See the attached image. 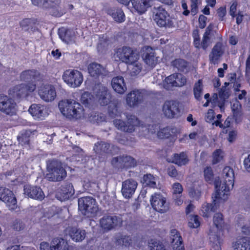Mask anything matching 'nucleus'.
Masks as SVG:
<instances>
[{"instance_id": "a211bd4d", "label": "nucleus", "mask_w": 250, "mask_h": 250, "mask_svg": "<svg viewBox=\"0 0 250 250\" xmlns=\"http://www.w3.org/2000/svg\"><path fill=\"white\" fill-rule=\"evenodd\" d=\"M162 111L164 115L169 118L176 117L179 112L177 103L173 101H167L163 104Z\"/></svg>"}, {"instance_id": "de8ad7c7", "label": "nucleus", "mask_w": 250, "mask_h": 250, "mask_svg": "<svg viewBox=\"0 0 250 250\" xmlns=\"http://www.w3.org/2000/svg\"><path fill=\"white\" fill-rule=\"evenodd\" d=\"M31 134L30 131H25L21 133L18 137L19 142L22 145L28 144L29 141V136Z\"/></svg>"}, {"instance_id": "bf43d9fd", "label": "nucleus", "mask_w": 250, "mask_h": 250, "mask_svg": "<svg viewBox=\"0 0 250 250\" xmlns=\"http://www.w3.org/2000/svg\"><path fill=\"white\" fill-rule=\"evenodd\" d=\"M108 113L109 115L111 117H114L118 116V114H119V112L118 111V109L116 105L113 104H111L109 106Z\"/></svg>"}, {"instance_id": "4d7b16f0", "label": "nucleus", "mask_w": 250, "mask_h": 250, "mask_svg": "<svg viewBox=\"0 0 250 250\" xmlns=\"http://www.w3.org/2000/svg\"><path fill=\"white\" fill-rule=\"evenodd\" d=\"M89 121L93 123H99L105 120L104 117L99 116V114L94 113L89 118Z\"/></svg>"}, {"instance_id": "e2e57ef3", "label": "nucleus", "mask_w": 250, "mask_h": 250, "mask_svg": "<svg viewBox=\"0 0 250 250\" xmlns=\"http://www.w3.org/2000/svg\"><path fill=\"white\" fill-rule=\"evenodd\" d=\"M193 37L194 39V44L196 48L200 47L201 43L200 42V38L198 34V32L195 30L193 33Z\"/></svg>"}, {"instance_id": "72a5a7b5", "label": "nucleus", "mask_w": 250, "mask_h": 250, "mask_svg": "<svg viewBox=\"0 0 250 250\" xmlns=\"http://www.w3.org/2000/svg\"><path fill=\"white\" fill-rule=\"evenodd\" d=\"M100 91L97 95V99L102 105L107 104L109 102L110 95L108 92L107 88L104 86L100 87Z\"/></svg>"}, {"instance_id": "79ce46f5", "label": "nucleus", "mask_w": 250, "mask_h": 250, "mask_svg": "<svg viewBox=\"0 0 250 250\" xmlns=\"http://www.w3.org/2000/svg\"><path fill=\"white\" fill-rule=\"evenodd\" d=\"M188 225L191 228H197L200 225L198 215H189L188 216Z\"/></svg>"}, {"instance_id": "f03ea898", "label": "nucleus", "mask_w": 250, "mask_h": 250, "mask_svg": "<svg viewBox=\"0 0 250 250\" xmlns=\"http://www.w3.org/2000/svg\"><path fill=\"white\" fill-rule=\"evenodd\" d=\"M213 222L208 232L209 239L211 244V250H221L220 245L223 242L225 227L223 215L220 213H216L213 216Z\"/></svg>"}, {"instance_id": "20e7f679", "label": "nucleus", "mask_w": 250, "mask_h": 250, "mask_svg": "<svg viewBox=\"0 0 250 250\" xmlns=\"http://www.w3.org/2000/svg\"><path fill=\"white\" fill-rule=\"evenodd\" d=\"M114 56L128 65L135 64L140 59L139 53L127 47L117 49Z\"/></svg>"}, {"instance_id": "2eb2a0df", "label": "nucleus", "mask_w": 250, "mask_h": 250, "mask_svg": "<svg viewBox=\"0 0 250 250\" xmlns=\"http://www.w3.org/2000/svg\"><path fill=\"white\" fill-rule=\"evenodd\" d=\"M28 111L34 119L38 120H43L49 114L47 107L41 104H32Z\"/></svg>"}, {"instance_id": "bb28decb", "label": "nucleus", "mask_w": 250, "mask_h": 250, "mask_svg": "<svg viewBox=\"0 0 250 250\" xmlns=\"http://www.w3.org/2000/svg\"><path fill=\"white\" fill-rule=\"evenodd\" d=\"M170 237L173 250H184L182 238L177 230L173 229L170 231Z\"/></svg>"}, {"instance_id": "8fccbe9b", "label": "nucleus", "mask_w": 250, "mask_h": 250, "mask_svg": "<svg viewBox=\"0 0 250 250\" xmlns=\"http://www.w3.org/2000/svg\"><path fill=\"white\" fill-rule=\"evenodd\" d=\"M60 36L62 40L67 43H71L75 40L74 33L70 30L65 32L64 37H62L61 34H60Z\"/></svg>"}, {"instance_id": "cd10ccee", "label": "nucleus", "mask_w": 250, "mask_h": 250, "mask_svg": "<svg viewBox=\"0 0 250 250\" xmlns=\"http://www.w3.org/2000/svg\"><path fill=\"white\" fill-rule=\"evenodd\" d=\"M111 85L114 90L119 94H123L126 90L124 79L122 77H114L111 81Z\"/></svg>"}, {"instance_id": "a19ab883", "label": "nucleus", "mask_w": 250, "mask_h": 250, "mask_svg": "<svg viewBox=\"0 0 250 250\" xmlns=\"http://www.w3.org/2000/svg\"><path fill=\"white\" fill-rule=\"evenodd\" d=\"M189 197L194 200H198L201 196L200 189L198 188L191 187L188 190Z\"/></svg>"}, {"instance_id": "864d4df0", "label": "nucleus", "mask_w": 250, "mask_h": 250, "mask_svg": "<svg viewBox=\"0 0 250 250\" xmlns=\"http://www.w3.org/2000/svg\"><path fill=\"white\" fill-rule=\"evenodd\" d=\"M56 239L57 238H55L53 239L51 246H50L49 244L47 242H42L41 243L40 245V250H58L57 244H54L53 243V241Z\"/></svg>"}, {"instance_id": "ea45409f", "label": "nucleus", "mask_w": 250, "mask_h": 250, "mask_svg": "<svg viewBox=\"0 0 250 250\" xmlns=\"http://www.w3.org/2000/svg\"><path fill=\"white\" fill-rule=\"evenodd\" d=\"M80 101L83 104L86 106L91 104L94 102L95 100L90 93L84 92L82 94Z\"/></svg>"}, {"instance_id": "603ef678", "label": "nucleus", "mask_w": 250, "mask_h": 250, "mask_svg": "<svg viewBox=\"0 0 250 250\" xmlns=\"http://www.w3.org/2000/svg\"><path fill=\"white\" fill-rule=\"evenodd\" d=\"M172 65L178 70L183 71L187 63L183 59H176L172 62Z\"/></svg>"}, {"instance_id": "680f3d73", "label": "nucleus", "mask_w": 250, "mask_h": 250, "mask_svg": "<svg viewBox=\"0 0 250 250\" xmlns=\"http://www.w3.org/2000/svg\"><path fill=\"white\" fill-rule=\"evenodd\" d=\"M215 118L214 111L212 109H209L205 115V120L208 123H213V121Z\"/></svg>"}, {"instance_id": "58836bf2", "label": "nucleus", "mask_w": 250, "mask_h": 250, "mask_svg": "<svg viewBox=\"0 0 250 250\" xmlns=\"http://www.w3.org/2000/svg\"><path fill=\"white\" fill-rule=\"evenodd\" d=\"M157 178L151 174L145 175L143 178L142 182L144 184L152 188L156 187Z\"/></svg>"}, {"instance_id": "f3484780", "label": "nucleus", "mask_w": 250, "mask_h": 250, "mask_svg": "<svg viewBox=\"0 0 250 250\" xmlns=\"http://www.w3.org/2000/svg\"><path fill=\"white\" fill-rule=\"evenodd\" d=\"M144 53L142 58L148 68L151 69L155 66L158 63V58L155 56L152 48L146 46L144 48Z\"/></svg>"}, {"instance_id": "1a4fd4ad", "label": "nucleus", "mask_w": 250, "mask_h": 250, "mask_svg": "<svg viewBox=\"0 0 250 250\" xmlns=\"http://www.w3.org/2000/svg\"><path fill=\"white\" fill-rule=\"evenodd\" d=\"M18 110L15 101L9 96L0 94V111L10 115L15 114Z\"/></svg>"}, {"instance_id": "7ed1b4c3", "label": "nucleus", "mask_w": 250, "mask_h": 250, "mask_svg": "<svg viewBox=\"0 0 250 250\" xmlns=\"http://www.w3.org/2000/svg\"><path fill=\"white\" fill-rule=\"evenodd\" d=\"M58 106L61 113L68 119L77 120L84 117V110L83 106L74 100L61 101Z\"/></svg>"}, {"instance_id": "4be33fe9", "label": "nucleus", "mask_w": 250, "mask_h": 250, "mask_svg": "<svg viewBox=\"0 0 250 250\" xmlns=\"http://www.w3.org/2000/svg\"><path fill=\"white\" fill-rule=\"evenodd\" d=\"M112 163L116 167L125 168L134 167L136 164L134 159L130 156L115 158L113 159Z\"/></svg>"}, {"instance_id": "393cba45", "label": "nucleus", "mask_w": 250, "mask_h": 250, "mask_svg": "<svg viewBox=\"0 0 250 250\" xmlns=\"http://www.w3.org/2000/svg\"><path fill=\"white\" fill-rule=\"evenodd\" d=\"M229 96L228 92L223 91L220 92L219 96L216 93H214L211 97L210 102L213 106H218L221 110L223 111L225 109L224 104L226 99H227Z\"/></svg>"}, {"instance_id": "aec40b11", "label": "nucleus", "mask_w": 250, "mask_h": 250, "mask_svg": "<svg viewBox=\"0 0 250 250\" xmlns=\"http://www.w3.org/2000/svg\"><path fill=\"white\" fill-rule=\"evenodd\" d=\"M121 224V219L117 216H104L100 221V224L102 228L107 230L120 225Z\"/></svg>"}, {"instance_id": "052dcab7", "label": "nucleus", "mask_w": 250, "mask_h": 250, "mask_svg": "<svg viewBox=\"0 0 250 250\" xmlns=\"http://www.w3.org/2000/svg\"><path fill=\"white\" fill-rule=\"evenodd\" d=\"M132 239L130 236H124L118 240L120 244H122L125 246H128L132 243Z\"/></svg>"}, {"instance_id": "c9c22d12", "label": "nucleus", "mask_w": 250, "mask_h": 250, "mask_svg": "<svg viewBox=\"0 0 250 250\" xmlns=\"http://www.w3.org/2000/svg\"><path fill=\"white\" fill-rule=\"evenodd\" d=\"M88 72L93 77H97L103 73L104 68L99 64L92 63L88 65Z\"/></svg>"}, {"instance_id": "09e8293b", "label": "nucleus", "mask_w": 250, "mask_h": 250, "mask_svg": "<svg viewBox=\"0 0 250 250\" xmlns=\"http://www.w3.org/2000/svg\"><path fill=\"white\" fill-rule=\"evenodd\" d=\"M205 180L208 183H211L213 179V173L212 168L210 167H206L204 171Z\"/></svg>"}, {"instance_id": "9b49d317", "label": "nucleus", "mask_w": 250, "mask_h": 250, "mask_svg": "<svg viewBox=\"0 0 250 250\" xmlns=\"http://www.w3.org/2000/svg\"><path fill=\"white\" fill-rule=\"evenodd\" d=\"M36 81L29 82L27 84H21L16 85L9 90V93L20 97H26L36 88Z\"/></svg>"}, {"instance_id": "a878e982", "label": "nucleus", "mask_w": 250, "mask_h": 250, "mask_svg": "<svg viewBox=\"0 0 250 250\" xmlns=\"http://www.w3.org/2000/svg\"><path fill=\"white\" fill-rule=\"evenodd\" d=\"M74 194V189L71 184H68L61 187L56 194L57 198L61 201L69 199Z\"/></svg>"}, {"instance_id": "f257e3e1", "label": "nucleus", "mask_w": 250, "mask_h": 250, "mask_svg": "<svg viewBox=\"0 0 250 250\" xmlns=\"http://www.w3.org/2000/svg\"><path fill=\"white\" fill-rule=\"evenodd\" d=\"M222 176L224 179L221 184L216 181L215 182V192L212 195L214 202L217 204L221 202H225L229 198V191L234 186V173L233 169L229 167H226L223 170Z\"/></svg>"}, {"instance_id": "6e6d98bb", "label": "nucleus", "mask_w": 250, "mask_h": 250, "mask_svg": "<svg viewBox=\"0 0 250 250\" xmlns=\"http://www.w3.org/2000/svg\"><path fill=\"white\" fill-rule=\"evenodd\" d=\"M183 191V188L181 184L179 183H175L172 186V192L173 196L181 195Z\"/></svg>"}, {"instance_id": "6e6552de", "label": "nucleus", "mask_w": 250, "mask_h": 250, "mask_svg": "<svg viewBox=\"0 0 250 250\" xmlns=\"http://www.w3.org/2000/svg\"><path fill=\"white\" fill-rule=\"evenodd\" d=\"M62 79L68 86L73 88L79 87L83 82L82 73L74 69L66 70L62 75Z\"/></svg>"}, {"instance_id": "0eeeda50", "label": "nucleus", "mask_w": 250, "mask_h": 250, "mask_svg": "<svg viewBox=\"0 0 250 250\" xmlns=\"http://www.w3.org/2000/svg\"><path fill=\"white\" fill-rule=\"evenodd\" d=\"M46 178L52 181H61L66 176V172L61 163L53 162L47 166Z\"/></svg>"}, {"instance_id": "338daca9", "label": "nucleus", "mask_w": 250, "mask_h": 250, "mask_svg": "<svg viewBox=\"0 0 250 250\" xmlns=\"http://www.w3.org/2000/svg\"><path fill=\"white\" fill-rule=\"evenodd\" d=\"M231 108L234 112L237 113L238 112L241 108V105L239 101L235 100L231 105Z\"/></svg>"}, {"instance_id": "e433bc0d", "label": "nucleus", "mask_w": 250, "mask_h": 250, "mask_svg": "<svg viewBox=\"0 0 250 250\" xmlns=\"http://www.w3.org/2000/svg\"><path fill=\"white\" fill-rule=\"evenodd\" d=\"M172 159V162L179 166L186 165L188 161L187 155L184 152L174 154Z\"/></svg>"}, {"instance_id": "3c124183", "label": "nucleus", "mask_w": 250, "mask_h": 250, "mask_svg": "<svg viewBox=\"0 0 250 250\" xmlns=\"http://www.w3.org/2000/svg\"><path fill=\"white\" fill-rule=\"evenodd\" d=\"M224 152L221 149L216 150L212 154V163L216 164L223 160Z\"/></svg>"}, {"instance_id": "39448f33", "label": "nucleus", "mask_w": 250, "mask_h": 250, "mask_svg": "<svg viewBox=\"0 0 250 250\" xmlns=\"http://www.w3.org/2000/svg\"><path fill=\"white\" fill-rule=\"evenodd\" d=\"M78 206L82 213L88 217H92L98 210L95 200L91 197H84L79 199Z\"/></svg>"}, {"instance_id": "c85d7f7f", "label": "nucleus", "mask_w": 250, "mask_h": 250, "mask_svg": "<svg viewBox=\"0 0 250 250\" xmlns=\"http://www.w3.org/2000/svg\"><path fill=\"white\" fill-rule=\"evenodd\" d=\"M224 52V46L221 43H217L212 49L209 55V60L213 63L217 62L219 59Z\"/></svg>"}, {"instance_id": "5fc2aeb1", "label": "nucleus", "mask_w": 250, "mask_h": 250, "mask_svg": "<svg viewBox=\"0 0 250 250\" xmlns=\"http://www.w3.org/2000/svg\"><path fill=\"white\" fill-rule=\"evenodd\" d=\"M109 147V145L108 144L104 142L97 143L94 147V150L96 152L98 153L100 151H105L108 149Z\"/></svg>"}, {"instance_id": "5701e85b", "label": "nucleus", "mask_w": 250, "mask_h": 250, "mask_svg": "<svg viewBox=\"0 0 250 250\" xmlns=\"http://www.w3.org/2000/svg\"><path fill=\"white\" fill-rule=\"evenodd\" d=\"M66 234L70 236L75 242H81L85 237V231L76 227H68L66 229Z\"/></svg>"}, {"instance_id": "6ab92c4d", "label": "nucleus", "mask_w": 250, "mask_h": 250, "mask_svg": "<svg viewBox=\"0 0 250 250\" xmlns=\"http://www.w3.org/2000/svg\"><path fill=\"white\" fill-rule=\"evenodd\" d=\"M137 185V182L131 179L123 182L121 190L123 196L125 198H131L134 194Z\"/></svg>"}, {"instance_id": "0e129e2a", "label": "nucleus", "mask_w": 250, "mask_h": 250, "mask_svg": "<svg viewBox=\"0 0 250 250\" xmlns=\"http://www.w3.org/2000/svg\"><path fill=\"white\" fill-rule=\"evenodd\" d=\"M60 0H45V4L47 6L46 8L56 7L59 3Z\"/></svg>"}, {"instance_id": "7c9ffc66", "label": "nucleus", "mask_w": 250, "mask_h": 250, "mask_svg": "<svg viewBox=\"0 0 250 250\" xmlns=\"http://www.w3.org/2000/svg\"><path fill=\"white\" fill-rule=\"evenodd\" d=\"M213 200V203L214 207L212 206L211 205H209L208 203H204L201 208V214L204 217H208L210 216L212 212L214 211L217 209V206H219L220 204H223L224 202H221L220 201L217 204L214 203L213 198L212 197Z\"/></svg>"}, {"instance_id": "473e14b6", "label": "nucleus", "mask_w": 250, "mask_h": 250, "mask_svg": "<svg viewBox=\"0 0 250 250\" xmlns=\"http://www.w3.org/2000/svg\"><path fill=\"white\" fill-rule=\"evenodd\" d=\"M233 250H250V240L246 237L238 239L233 243Z\"/></svg>"}, {"instance_id": "a18cd8bd", "label": "nucleus", "mask_w": 250, "mask_h": 250, "mask_svg": "<svg viewBox=\"0 0 250 250\" xmlns=\"http://www.w3.org/2000/svg\"><path fill=\"white\" fill-rule=\"evenodd\" d=\"M129 65L130 74L132 76L137 75L141 72L142 69V66L141 63L139 62H137L135 64H130Z\"/></svg>"}, {"instance_id": "dca6fc26", "label": "nucleus", "mask_w": 250, "mask_h": 250, "mask_svg": "<svg viewBox=\"0 0 250 250\" xmlns=\"http://www.w3.org/2000/svg\"><path fill=\"white\" fill-rule=\"evenodd\" d=\"M140 121L134 116H131L128 119L127 125L121 120L116 119L114 124L116 127L124 131L131 132L135 130V126L140 125Z\"/></svg>"}, {"instance_id": "423d86ee", "label": "nucleus", "mask_w": 250, "mask_h": 250, "mask_svg": "<svg viewBox=\"0 0 250 250\" xmlns=\"http://www.w3.org/2000/svg\"><path fill=\"white\" fill-rule=\"evenodd\" d=\"M153 18L160 27H171L174 21L167 11L162 7H155L153 9Z\"/></svg>"}, {"instance_id": "49530a36", "label": "nucleus", "mask_w": 250, "mask_h": 250, "mask_svg": "<svg viewBox=\"0 0 250 250\" xmlns=\"http://www.w3.org/2000/svg\"><path fill=\"white\" fill-rule=\"evenodd\" d=\"M173 129H171L169 127L164 128L161 129L157 134L158 137L160 139H164L168 138L173 133Z\"/></svg>"}, {"instance_id": "4c0bfd02", "label": "nucleus", "mask_w": 250, "mask_h": 250, "mask_svg": "<svg viewBox=\"0 0 250 250\" xmlns=\"http://www.w3.org/2000/svg\"><path fill=\"white\" fill-rule=\"evenodd\" d=\"M57 245L58 250H77L75 248L69 246L67 243L62 239H56L53 241Z\"/></svg>"}, {"instance_id": "c03bdc74", "label": "nucleus", "mask_w": 250, "mask_h": 250, "mask_svg": "<svg viewBox=\"0 0 250 250\" xmlns=\"http://www.w3.org/2000/svg\"><path fill=\"white\" fill-rule=\"evenodd\" d=\"M150 250H165L163 245L159 242L154 239H151L148 242Z\"/></svg>"}, {"instance_id": "c756f323", "label": "nucleus", "mask_w": 250, "mask_h": 250, "mask_svg": "<svg viewBox=\"0 0 250 250\" xmlns=\"http://www.w3.org/2000/svg\"><path fill=\"white\" fill-rule=\"evenodd\" d=\"M40 76L38 71L35 70H27L24 71L20 74V80L24 82L36 81Z\"/></svg>"}, {"instance_id": "f8f14e48", "label": "nucleus", "mask_w": 250, "mask_h": 250, "mask_svg": "<svg viewBox=\"0 0 250 250\" xmlns=\"http://www.w3.org/2000/svg\"><path fill=\"white\" fill-rule=\"evenodd\" d=\"M38 94L45 102L53 101L56 97V91L54 86L50 84L42 83L38 87Z\"/></svg>"}, {"instance_id": "9d476101", "label": "nucleus", "mask_w": 250, "mask_h": 250, "mask_svg": "<svg viewBox=\"0 0 250 250\" xmlns=\"http://www.w3.org/2000/svg\"><path fill=\"white\" fill-rule=\"evenodd\" d=\"M0 200L3 202L10 210L15 209L18 207L15 195L12 191L6 188L0 187Z\"/></svg>"}, {"instance_id": "b1692460", "label": "nucleus", "mask_w": 250, "mask_h": 250, "mask_svg": "<svg viewBox=\"0 0 250 250\" xmlns=\"http://www.w3.org/2000/svg\"><path fill=\"white\" fill-rule=\"evenodd\" d=\"M132 11L139 15L145 13L150 7V0H131Z\"/></svg>"}, {"instance_id": "774afa93", "label": "nucleus", "mask_w": 250, "mask_h": 250, "mask_svg": "<svg viewBox=\"0 0 250 250\" xmlns=\"http://www.w3.org/2000/svg\"><path fill=\"white\" fill-rule=\"evenodd\" d=\"M244 166L245 169L249 172H250V154L244 160Z\"/></svg>"}, {"instance_id": "f704fd0d", "label": "nucleus", "mask_w": 250, "mask_h": 250, "mask_svg": "<svg viewBox=\"0 0 250 250\" xmlns=\"http://www.w3.org/2000/svg\"><path fill=\"white\" fill-rule=\"evenodd\" d=\"M107 13L117 22H122L125 21V15L121 9L112 8L108 10Z\"/></svg>"}, {"instance_id": "2f4dec72", "label": "nucleus", "mask_w": 250, "mask_h": 250, "mask_svg": "<svg viewBox=\"0 0 250 250\" xmlns=\"http://www.w3.org/2000/svg\"><path fill=\"white\" fill-rule=\"evenodd\" d=\"M141 92L139 90L133 91L128 94L126 97L127 104L130 107L136 105L142 99Z\"/></svg>"}, {"instance_id": "4468645a", "label": "nucleus", "mask_w": 250, "mask_h": 250, "mask_svg": "<svg viewBox=\"0 0 250 250\" xmlns=\"http://www.w3.org/2000/svg\"><path fill=\"white\" fill-rule=\"evenodd\" d=\"M187 82V79L181 74L175 73L166 78L163 82V86L165 88L170 90L173 87H180L184 85Z\"/></svg>"}, {"instance_id": "69168bd1", "label": "nucleus", "mask_w": 250, "mask_h": 250, "mask_svg": "<svg viewBox=\"0 0 250 250\" xmlns=\"http://www.w3.org/2000/svg\"><path fill=\"white\" fill-rule=\"evenodd\" d=\"M207 18L203 15H201L199 17V26L201 28H204L206 25Z\"/></svg>"}, {"instance_id": "13d9d810", "label": "nucleus", "mask_w": 250, "mask_h": 250, "mask_svg": "<svg viewBox=\"0 0 250 250\" xmlns=\"http://www.w3.org/2000/svg\"><path fill=\"white\" fill-rule=\"evenodd\" d=\"M209 43V32H205L200 46L204 49H206L208 46Z\"/></svg>"}, {"instance_id": "412c9836", "label": "nucleus", "mask_w": 250, "mask_h": 250, "mask_svg": "<svg viewBox=\"0 0 250 250\" xmlns=\"http://www.w3.org/2000/svg\"><path fill=\"white\" fill-rule=\"evenodd\" d=\"M24 193L28 197L37 200H42L44 194L42 189L37 187L25 185L24 187Z\"/></svg>"}, {"instance_id": "ddd939ff", "label": "nucleus", "mask_w": 250, "mask_h": 250, "mask_svg": "<svg viewBox=\"0 0 250 250\" xmlns=\"http://www.w3.org/2000/svg\"><path fill=\"white\" fill-rule=\"evenodd\" d=\"M153 208L160 213L166 212L169 209L168 203L166 197L160 193H154L151 195L150 199Z\"/></svg>"}, {"instance_id": "37998d69", "label": "nucleus", "mask_w": 250, "mask_h": 250, "mask_svg": "<svg viewBox=\"0 0 250 250\" xmlns=\"http://www.w3.org/2000/svg\"><path fill=\"white\" fill-rule=\"evenodd\" d=\"M203 84L201 80L195 83L193 91L196 99H199L202 95Z\"/></svg>"}]
</instances>
